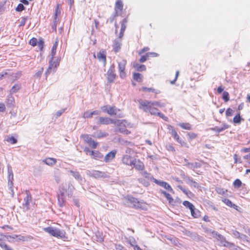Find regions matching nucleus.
<instances>
[{"instance_id": "f257e3e1", "label": "nucleus", "mask_w": 250, "mask_h": 250, "mask_svg": "<svg viewBox=\"0 0 250 250\" xmlns=\"http://www.w3.org/2000/svg\"><path fill=\"white\" fill-rule=\"evenodd\" d=\"M125 204L132 208L144 210L147 209V204L145 202L139 201L138 199L131 196H127L125 197Z\"/></svg>"}, {"instance_id": "f03ea898", "label": "nucleus", "mask_w": 250, "mask_h": 250, "mask_svg": "<svg viewBox=\"0 0 250 250\" xmlns=\"http://www.w3.org/2000/svg\"><path fill=\"white\" fill-rule=\"evenodd\" d=\"M139 103L140 104L139 108L144 112H149L152 115H157V113L159 112V110L155 106L146 103V100L143 101L141 100L139 101Z\"/></svg>"}, {"instance_id": "7ed1b4c3", "label": "nucleus", "mask_w": 250, "mask_h": 250, "mask_svg": "<svg viewBox=\"0 0 250 250\" xmlns=\"http://www.w3.org/2000/svg\"><path fill=\"white\" fill-rule=\"evenodd\" d=\"M44 230L45 232L48 233L52 236L62 239L67 238L65 235V232L63 230H60L52 227L45 228H44Z\"/></svg>"}, {"instance_id": "20e7f679", "label": "nucleus", "mask_w": 250, "mask_h": 250, "mask_svg": "<svg viewBox=\"0 0 250 250\" xmlns=\"http://www.w3.org/2000/svg\"><path fill=\"white\" fill-rule=\"evenodd\" d=\"M212 237L220 242V245L225 247H231L234 246V244L227 241L226 238L217 232H212Z\"/></svg>"}, {"instance_id": "39448f33", "label": "nucleus", "mask_w": 250, "mask_h": 250, "mask_svg": "<svg viewBox=\"0 0 250 250\" xmlns=\"http://www.w3.org/2000/svg\"><path fill=\"white\" fill-rule=\"evenodd\" d=\"M74 189V187L71 183L68 184L67 188L66 185L64 184H62L60 186L58 193L63 192V194H65L66 193L68 197H71Z\"/></svg>"}, {"instance_id": "423d86ee", "label": "nucleus", "mask_w": 250, "mask_h": 250, "mask_svg": "<svg viewBox=\"0 0 250 250\" xmlns=\"http://www.w3.org/2000/svg\"><path fill=\"white\" fill-rule=\"evenodd\" d=\"M86 174L89 176L95 179L106 178L109 177V175L107 172L96 170H87L86 171Z\"/></svg>"}, {"instance_id": "0eeeda50", "label": "nucleus", "mask_w": 250, "mask_h": 250, "mask_svg": "<svg viewBox=\"0 0 250 250\" xmlns=\"http://www.w3.org/2000/svg\"><path fill=\"white\" fill-rule=\"evenodd\" d=\"M167 129L170 131L172 136L175 139L178 143H179L182 146H186L187 143L185 142L181 138H180L179 136L177 134L174 127L171 125H168L167 126Z\"/></svg>"}, {"instance_id": "6e6552de", "label": "nucleus", "mask_w": 250, "mask_h": 250, "mask_svg": "<svg viewBox=\"0 0 250 250\" xmlns=\"http://www.w3.org/2000/svg\"><path fill=\"white\" fill-rule=\"evenodd\" d=\"M7 170H8V186L9 187V188L12 192V196L14 195V191L13 189V181L14 180V175L12 170V168L11 166L10 165H7Z\"/></svg>"}, {"instance_id": "1a4fd4ad", "label": "nucleus", "mask_w": 250, "mask_h": 250, "mask_svg": "<svg viewBox=\"0 0 250 250\" xmlns=\"http://www.w3.org/2000/svg\"><path fill=\"white\" fill-rule=\"evenodd\" d=\"M116 77L115 73V65L114 64L110 65L109 69L107 72V79L109 83H112L114 81Z\"/></svg>"}, {"instance_id": "9d476101", "label": "nucleus", "mask_w": 250, "mask_h": 250, "mask_svg": "<svg viewBox=\"0 0 250 250\" xmlns=\"http://www.w3.org/2000/svg\"><path fill=\"white\" fill-rule=\"evenodd\" d=\"M126 61L125 59L118 62V68L120 71V77L122 79H124L126 77V73L125 71Z\"/></svg>"}, {"instance_id": "9b49d317", "label": "nucleus", "mask_w": 250, "mask_h": 250, "mask_svg": "<svg viewBox=\"0 0 250 250\" xmlns=\"http://www.w3.org/2000/svg\"><path fill=\"white\" fill-rule=\"evenodd\" d=\"M153 182L155 183L156 184L159 185L161 187L164 188L165 189L167 190L168 191L174 193V191L173 189L171 188V186L167 182L160 181L157 179H153Z\"/></svg>"}, {"instance_id": "f8f14e48", "label": "nucleus", "mask_w": 250, "mask_h": 250, "mask_svg": "<svg viewBox=\"0 0 250 250\" xmlns=\"http://www.w3.org/2000/svg\"><path fill=\"white\" fill-rule=\"evenodd\" d=\"M25 194L26 196L24 198V203L23 204V206L28 209L30 203L32 201V196L29 190H25Z\"/></svg>"}, {"instance_id": "ddd939ff", "label": "nucleus", "mask_w": 250, "mask_h": 250, "mask_svg": "<svg viewBox=\"0 0 250 250\" xmlns=\"http://www.w3.org/2000/svg\"><path fill=\"white\" fill-rule=\"evenodd\" d=\"M135 158L128 155H125L123 156L122 158L123 163L128 166H132L133 162L134 161Z\"/></svg>"}, {"instance_id": "4468645a", "label": "nucleus", "mask_w": 250, "mask_h": 250, "mask_svg": "<svg viewBox=\"0 0 250 250\" xmlns=\"http://www.w3.org/2000/svg\"><path fill=\"white\" fill-rule=\"evenodd\" d=\"M185 166L188 168L194 171L195 169L201 167H202V164L201 162H197L194 163L188 162Z\"/></svg>"}, {"instance_id": "2eb2a0df", "label": "nucleus", "mask_w": 250, "mask_h": 250, "mask_svg": "<svg viewBox=\"0 0 250 250\" xmlns=\"http://www.w3.org/2000/svg\"><path fill=\"white\" fill-rule=\"evenodd\" d=\"M58 204L60 207H62L65 206V194H63V192H58Z\"/></svg>"}, {"instance_id": "dca6fc26", "label": "nucleus", "mask_w": 250, "mask_h": 250, "mask_svg": "<svg viewBox=\"0 0 250 250\" xmlns=\"http://www.w3.org/2000/svg\"><path fill=\"white\" fill-rule=\"evenodd\" d=\"M6 75H8V77L11 76L13 79V81H15L18 78H19L21 75L20 73H17L15 74H12L11 75H8V74L6 72H2L0 73V80H2V78Z\"/></svg>"}, {"instance_id": "f3484780", "label": "nucleus", "mask_w": 250, "mask_h": 250, "mask_svg": "<svg viewBox=\"0 0 250 250\" xmlns=\"http://www.w3.org/2000/svg\"><path fill=\"white\" fill-rule=\"evenodd\" d=\"M132 166L139 170H142L144 168V165L143 162H142L139 160L134 159V161L133 163Z\"/></svg>"}, {"instance_id": "a211bd4d", "label": "nucleus", "mask_w": 250, "mask_h": 250, "mask_svg": "<svg viewBox=\"0 0 250 250\" xmlns=\"http://www.w3.org/2000/svg\"><path fill=\"white\" fill-rule=\"evenodd\" d=\"M108 136V133L105 132H103L101 130H98L96 132H94L92 135V136L97 138H102L106 137Z\"/></svg>"}, {"instance_id": "6ab92c4d", "label": "nucleus", "mask_w": 250, "mask_h": 250, "mask_svg": "<svg viewBox=\"0 0 250 250\" xmlns=\"http://www.w3.org/2000/svg\"><path fill=\"white\" fill-rule=\"evenodd\" d=\"M96 119L98 120L97 124L98 125H109L110 124V118L108 117H101L99 118H96Z\"/></svg>"}, {"instance_id": "aec40b11", "label": "nucleus", "mask_w": 250, "mask_h": 250, "mask_svg": "<svg viewBox=\"0 0 250 250\" xmlns=\"http://www.w3.org/2000/svg\"><path fill=\"white\" fill-rule=\"evenodd\" d=\"M42 162L47 165L53 166L57 163V159L53 158H47L43 159Z\"/></svg>"}, {"instance_id": "412c9836", "label": "nucleus", "mask_w": 250, "mask_h": 250, "mask_svg": "<svg viewBox=\"0 0 250 250\" xmlns=\"http://www.w3.org/2000/svg\"><path fill=\"white\" fill-rule=\"evenodd\" d=\"M123 9V3L122 0H117L116 2L115 8H114V12L120 11L122 12Z\"/></svg>"}, {"instance_id": "4be33fe9", "label": "nucleus", "mask_w": 250, "mask_h": 250, "mask_svg": "<svg viewBox=\"0 0 250 250\" xmlns=\"http://www.w3.org/2000/svg\"><path fill=\"white\" fill-rule=\"evenodd\" d=\"M121 45L122 43L120 40L116 39L114 40L113 47V50L115 52H118L120 51V50L121 49Z\"/></svg>"}, {"instance_id": "5701e85b", "label": "nucleus", "mask_w": 250, "mask_h": 250, "mask_svg": "<svg viewBox=\"0 0 250 250\" xmlns=\"http://www.w3.org/2000/svg\"><path fill=\"white\" fill-rule=\"evenodd\" d=\"M7 106L9 107L13 106L14 103V98L12 96V94L10 93L6 98V101Z\"/></svg>"}, {"instance_id": "b1692460", "label": "nucleus", "mask_w": 250, "mask_h": 250, "mask_svg": "<svg viewBox=\"0 0 250 250\" xmlns=\"http://www.w3.org/2000/svg\"><path fill=\"white\" fill-rule=\"evenodd\" d=\"M97 58L100 61H103L104 62H106V53L104 50H100L97 54Z\"/></svg>"}, {"instance_id": "393cba45", "label": "nucleus", "mask_w": 250, "mask_h": 250, "mask_svg": "<svg viewBox=\"0 0 250 250\" xmlns=\"http://www.w3.org/2000/svg\"><path fill=\"white\" fill-rule=\"evenodd\" d=\"M185 234L188 236L190 237L194 240L197 241L199 240V235L196 232L186 230Z\"/></svg>"}, {"instance_id": "a878e982", "label": "nucleus", "mask_w": 250, "mask_h": 250, "mask_svg": "<svg viewBox=\"0 0 250 250\" xmlns=\"http://www.w3.org/2000/svg\"><path fill=\"white\" fill-rule=\"evenodd\" d=\"M116 151H111L108 153L104 157V160L106 162H109L115 158L116 155Z\"/></svg>"}, {"instance_id": "bb28decb", "label": "nucleus", "mask_w": 250, "mask_h": 250, "mask_svg": "<svg viewBox=\"0 0 250 250\" xmlns=\"http://www.w3.org/2000/svg\"><path fill=\"white\" fill-rule=\"evenodd\" d=\"M68 172L78 181H82L83 180V178L78 171L70 170H68Z\"/></svg>"}, {"instance_id": "cd10ccee", "label": "nucleus", "mask_w": 250, "mask_h": 250, "mask_svg": "<svg viewBox=\"0 0 250 250\" xmlns=\"http://www.w3.org/2000/svg\"><path fill=\"white\" fill-rule=\"evenodd\" d=\"M133 66L138 71H143L146 69V67L144 64H140L138 62H134L133 63Z\"/></svg>"}, {"instance_id": "c85d7f7f", "label": "nucleus", "mask_w": 250, "mask_h": 250, "mask_svg": "<svg viewBox=\"0 0 250 250\" xmlns=\"http://www.w3.org/2000/svg\"><path fill=\"white\" fill-rule=\"evenodd\" d=\"M147 104H151L154 106H157L160 107H163L165 106V104L164 103H162L160 101H150L146 100V103Z\"/></svg>"}, {"instance_id": "c756f323", "label": "nucleus", "mask_w": 250, "mask_h": 250, "mask_svg": "<svg viewBox=\"0 0 250 250\" xmlns=\"http://www.w3.org/2000/svg\"><path fill=\"white\" fill-rule=\"evenodd\" d=\"M229 127V125L226 124H224L223 126L221 127H219L218 126H215L214 127L211 128V129L214 131H216L217 133H220L226 129H227Z\"/></svg>"}, {"instance_id": "7c9ffc66", "label": "nucleus", "mask_w": 250, "mask_h": 250, "mask_svg": "<svg viewBox=\"0 0 250 250\" xmlns=\"http://www.w3.org/2000/svg\"><path fill=\"white\" fill-rule=\"evenodd\" d=\"M191 215L195 218H198L200 216V211L194 207L192 209H190Z\"/></svg>"}, {"instance_id": "2f4dec72", "label": "nucleus", "mask_w": 250, "mask_h": 250, "mask_svg": "<svg viewBox=\"0 0 250 250\" xmlns=\"http://www.w3.org/2000/svg\"><path fill=\"white\" fill-rule=\"evenodd\" d=\"M21 88L20 84L16 83L10 90V93L14 94L17 93Z\"/></svg>"}, {"instance_id": "473e14b6", "label": "nucleus", "mask_w": 250, "mask_h": 250, "mask_svg": "<svg viewBox=\"0 0 250 250\" xmlns=\"http://www.w3.org/2000/svg\"><path fill=\"white\" fill-rule=\"evenodd\" d=\"M160 192L165 195V197L168 200L169 203L171 204L173 203V199L170 194L163 190H161Z\"/></svg>"}, {"instance_id": "72a5a7b5", "label": "nucleus", "mask_w": 250, "mask_h": 250, "mask_svg": "<svg viewBox=\"0 0 250 250\" xmlns=\"http://www.w3.org/2000/svg\"><path fill=\"white\" fill-rule=\"evenodd\" d=\"M58 41H56L53 44V45L51 49V52L50 55L51 56V57L54 58L56 53V49L58 46Z\"/></svg>"}, {"instance_id": "f704fd0d", "label": "nucleus", "mask_w": 250, "mask_h": 250, "mask_svg": "<svg viewBox=\"0 0 250 250\" xmlns=\"http://www.w3.org/2000/svg\"><path fill=\"white\" fill-rule=\"evenodd\" d=\"M54 179H55L56 182L57 184H58L60 182L61 179V175L60 172L58 170L55 171L54 174Z\"/></svg>"}, {"instance_id": "c9c22d12", "label": "nucleus", "mask_w": 250, "mask_h": 250, "mask_svg": "<svg viewBox=\"0 0 250 250\" xmlns=\"http://www.w3.org/2000/svg\"><path fill=\"white\" fill-rule=\"evenodd\" d=\"M133 79L138 82H142L143 81L142 75L139 73L135 72L133 75Z\"/></svg>"}, {"instance_id": "e433bc0d", "label": "nucleus", "mask_w": 250, "mask_h": 250, "mask_svg": "<svg viewBox=\"0 0 250 250\" xmlns=\"http://www.w3.org/2000/svg\"><path fill=\"white\" fill-rule=\"evenodd\" d=\"M141 175L146 179L152 181H153V179H155L151 174L147 173L146 171L141 172Z\"/></svg>"}, {"instance_id": "4c0bfd02", "label": "nucleus", "mask_w": 250, "mask_h": 250, "mask_svg": "<svg viewBox=\"0 0 250 250\" xmlns=\"http://www.w3.org/2000/svg\"><path fill=\"white\" fill-rule=\"evenodd\" d=\"M127 22V20L126 18L124 19L121 22V31L125 32L126 27V24Z\"/></svg>"}, {"instance_id": "58836bf2", "label": "nucleus", "mask_w": 250, "mask_h": 250, "mask_svg": "<svg viewBox=\"0 0 250 250\" xmlns=\"http://www.w3.org/2000/svg\"><path fill=\"white\" fill-rule=\"evenodd\" d=\"M82 137L88 144H89L92 141L91 137L88 134H83L82 135Z\"/></svg>"}, {"instance_id": "ea45409f", "label": "nucleus", "mask_w": 250, "mask_h": 250, "mask_svg": "<svg viewBox=\"0 0 250 250\" xmlns=\"http://www.w3.org/2000/svg\"><path fill=\"white\" fill-rule=\"evenodd\" d=\"M107 113L110 115H115L117 114V110L114 107H109Z\"/></svg>"}, {"instance_id": "a19ab883", "label": "nucleus", "mask_w": 250, "mask_h": 250, "mask_svg": "<svg viewBox=\"0 0 250 250\" xmlns=\"http://www.w3.org/2000/svg\"><path fill=\"white\" fill-rule=\"evenodd\" d=\"M179 125L180 127L185 129L190 130L191 128V125L189 123H180Z\"/></svg>"}, {"instance_id": "79ce46f5", "label": "nucleus", "mask_w": 250, "mask_h": 250, "mask_svg": "<svg viewBox=\"0 0 250 250\" xmlns=\"http://www.w3.org/2000/svg\"><path fill=\"white\" fill-rule=\"evenodd\" d=\"M223 202L229 207H233L235 208V207H237L235 204H233L232 202L228 199H224Z\"/></svg>"}, {"instance_id": "37998d69", "label": "nucleus", "mask_w": 250, "mask_h": 250, "mask_svg": "<svg viewBox=\"0 0 250 250\" xmlns=\"http://www.w3.org/2000/svg\"><path fill=\"white\" fill-rule=\"evenodd\" d=\"M183 205L186 207L188 208L190 210L192 209V208L194 207L192 204L188 201H184Z\"/></svg>"}, {"instance_id": "c03bdc74", "label": "nucleus", "mask_w": 250, "mask_h": 250, "mask_svg": "<svg viewBox=\"0 0 250 250\" xmlns=\"http://www.w3.org/2000/svg\"><path fill=\"white\" fill-rule=\"evenodd\" d=\"M241 120L242 119L241 118L240 113H239L237 115L234 116L233 121V122L235 124H240L241 123Z\"/></svg>"}, {"instance_id": "a18cd8bd", "label": "nucleus", "mask_w": 250, "mask_h": 250, "mask_svg": "<svg viewBox=\"0 0 250 250\" xmlns=\"http://www.w3.org/2000/svg\"><path fill=\"white\" fill-rule=\"evenodd\" d=\"M90 155L93 156L94 158H101L102 156L101 153L98 151H91Z\"/></svg>"}, {"instance_id": "49530a36", "label": "nucleus", "mask_w": 250, "mask_h": 250, "mask_svg": "<svg viewBox=\"0 0 250 250\" xmlns=\"http://www.w3.org/2000/svg\"><path fill=\"white\" fill-rule=\"evenodd\" d=\"M142 90L143 91H147V92H152L155 93L156 94L158 93L156 91V90L155 89H154L153 88H151V87L147 88V87H143L142 88Z\"/></svg>"}, {"instance_id": "de8ad7c7", "label": "nucleus", "mask_w": 250, "mask_h": 250, "mask_svg": "<svg viewBox=\"0 0 250 250\" xmlns=\"http://www.w3.org/2000/svg\"><path fill=\"white\" fill-rule=\"evenodd\" d=\"M242 182L240 180L237 179L233 182V186L234 187L239 188L242 186Z\"/></svg>"}, {"instance_id": "09e8293b", "label": "nucleus", "mask_w": 250, "mask_h": 250, "mask_svg": "<svg viewBox=\"0 0 250 250\" xmlns=\"http://www.w3.org/2000/svg\"><path fill=\"white\" fill-rule=\"evenodd\" d=\"M119 16V13L118 12H114L113 14L111 16V17L108 20L110 22H112L115 19Z\"/></svg>"}, {"instance_id": "8fccbe9b", "label": "nucleus", "mask_w": 250, "mask_h": 250, "mask_svg": "<svg viewBox=\"0 0 250 250\" xmlns=\"http://www.w3.org/2000/svg\"><path fill=\"white\" fill-rule=\"evenodd\" d=\"M44 42L42 39H40L38 42L37 45H38L39 49L42 51L43 48Z\"/></svg>"}, {"instance_id": "3c124183", "label": "nucleus", "mask_w": 250, "mask_h": 250, "mask_svg": "<svg viewBox=\"0 0 250 250\" xmlns=\"http://www.w3.org/2000/svg\"><path fill=\"white\" fill-rule=\"evenodd\" d=\"M223 99L225 102H227L229 101V94L227 91H224L223 94Z\"/></svg>"}, {"instance_id": "603ef678", "label": "nucleus", "mask_w": 250, "mask_h": 250, "mask_svg": "<svg viewBox=\"0 0 250 250\" xmlns=\"http://www.w3.org/2000/svg\"><path fill=\"white\" fill-rule=\"evenodd\" d=\"M93 116L92 112H89L88 111H85L83 113V118H92Z\"/></svg>"}, {"instance_id": "864d4df0", "label": "nucleus", "mask_w": 250, "mask_h": 250, "mask_svg": "<svg viewBox=\"0 0 250 250\" xmlns=\"http://www.w3.org/2000/svg\"><path fill=\"white\" fill-rule=\"evenodd\" d=\"M25 9V7L21 3H19L16 8V11L17 12H21Z\"/></svg>"}, {"instance_id": "5fc2aeb1", "label": "nucleus", "mask_w": 250, "mask_h": 250, "mask_svg": "<svg viewBox=\"0 0 250 250\" xmlns=\"http://www.w3.org/2000/svg\"><path fill=\"white\" fill-rule=\"evenodd\" d=\"M59 20L57 17H54V24L52 26V28L53 30L56 31L57 24L59 22Z\"/></svg>"}, {"instance_id": "6e6d98bb", "label": "nucleus", "mask_w": 250, "mask_h": 250, "mask_svg": "<svg viewBox=\"0 0 250 250\" xmlns=\"http://www.w3.org/2000/svg\"><path fill=\"white\" fill-rule=\"evenodd\" d=\"M7 141L11 143L12 144H15L17 142V139L13 136L8 137L7 139Z\"/></svg>"}, {"instance_id": "4d7b16f0", "label": "nucleus", "mask_w": 250, "mask_h": 250, "mask_svg": "<svg viewBox=\"0 0 250 250\" xmlns=\"http://www.w3.org/2000/svg\"><path fill=\"white\" fill-rule=\"evenodd\" d=\"M178 188L186 195H188L189 194H191V192L189 190L185 188H183L182 186H179Z\"/></svg>"}, {"instance_id": "13d9d810", "label": "nucleus", "mask_w": 250, "mask_h": 250, "mask_svg": "<svg viewBox=\"0 0 250 250\" xmlns=\"http://www.w3.org/2000/svg\"><path fill=\"white\" fill-rule=\"evenodd\" d=\"M148 58L149 57L146 53L145 55H143L139 59V61L141 62H144L148 59Z\"/></svg>"}, {"instance_id": "bf43d9fd", "label": "nucleus", "mask_w": 250, "mask_h": 250, "mask_svg": "<svg viewBox=\"0 0 250 250\" xmlns=\"http://www.w3.org/2000/svg\"><path fill=\"white\" fill-rule=\"evenodd\" d=\"M27 19H28L27 17H22L21 18V21H20V26H23L25 25Z\"/></svg>"}, {"instance_id": "052dcab7", "label": "nucleus", "mask_w": 250, "mask_h": 250, "mask_svg": "<svg viewBox=\"0 0 250 250\" xmlns=\"http://www.w3.org/2000/svg\"><path fill=\"white\" fill-rule=\"evenodd\" d=\"M37 40L35 38H32L29 41V44L33 46L37 45Z\"/></svg>"}, {"instance_id": "680f3d73", "label": "nucleus", "mask_w": 250, "mask_h": 250, "mask_svg": "<svg viewBox=\"0 0 250 250\" xmlns=\"http://www.w3.org/2000/svg\"><path fill=\"white\" fill-rule=\"evenodd\" d=\"M233 110L230 108H229L226 110V114L227 116L229 117L231 116L233 114Z\"/></svg>"}, {"instance_id": "e2e57ef3", "label": "nucleus", "mask_w": 250, "mask_h": 250, "mask_svg": "<svg viewBox=\"0 0 250 250\" xmlns=\"http://www.w3.org/2000/svg\"><path fill=\"white\" fill-rule=\"evenodd\" d=\"M61 14V8H59V5L58 4L55 9V17Z\"/></svg>"}, {"instance_id": "0e129e2a", "label": "nucleus", "mask_w": 250, "mask_h": 250, "mask_svg": "<svg viewBox=\"0 0 250 250\" xmlns=\"http://www.w3.org/2000/svg\"><path fill=\"white\" fill-rule=\"evenodd\" d=\"M157 116L160 117L161 118L163 119L165 121H167L168 120V118L165 116L164 114L160 112L157 113Z\"/></svg>"}, {"instance_id": "69168bd1", "label": "nucleus", "mask_w": 250, "mask_h": 250, "mask_svg": "<svg viewBox=\"0 0 250 250\" xmlns=\"http://www.w3.org/2000/svg\"><path fill=\"white\" fill-rule=\"evenodd\" d=\"M5 3V2H0V14H1L4 11V5Z\"/></svg>"}, {"instance_id": "338daca9", "label": "nucleus", "mask_w": 250, "mask_h": 250, "mask_svg": "<svg viewBox=\"0 0 250 250\" xmlns=\"http://www.w3.org/2000/svg\"><path fill=\"white\" fill-rule=\"evenodd\" d=\"M186 179V182L189 184V185H191V184H192L193 182V179L191 178V177H186L185 178Z\"/></svg>"}, {"instance_id": "774afa93", "label": "nucleus", "mask_w": 250, "mask_h": 250, "mask_svg": "<svg viewBox=\"0 0 250 250\" xmlns=\"http://www.w3.org/2000/svg\"><path fill=\"white\" fill-rule=\"evenodd\" d=\"M167 148L168 151H171L172 152L175 151L174 147L172 145L169 144V145H167Z\"/></svg>"}]
</instances>
